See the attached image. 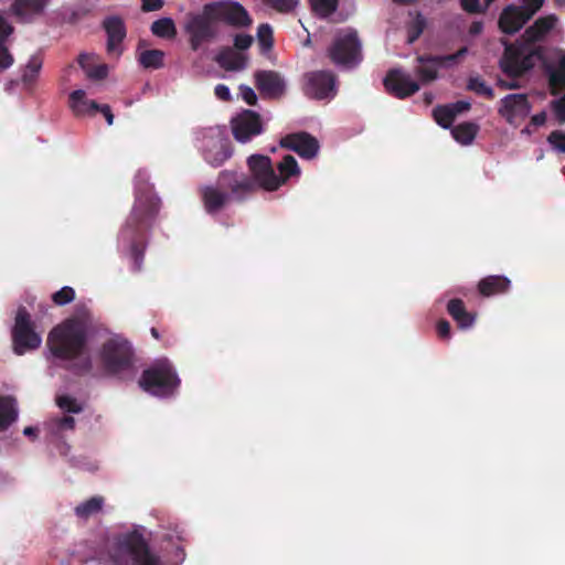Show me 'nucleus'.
<instances>
[{
    "instance_id": "1",
    "label": "nucleus",
    "mask_w": 565,
    "mask_h": 565,
    "mask_svg": "<svg viewBox=\"0 0 565 565\" xmlns=\"http://www.w3.org/2000/svg\"><path fill=\"white\" fill-rule=\"evenodd\" d=\"M110 565H163L148 545L142 527L118 536L109 551Z\"/></svg>"
},
{
    "instance_id": "2",
    "label": "nucleus",
    "mask_w": 565,
    "mask_h": 565,
    "mask_svg": "<svg viewBox=\"0 0 565 565\" xmlns=\"http://www.w3.org/2000/svg\"><path fill=\"white\" fill-rule=\"evenodd\" d=\"M248 167L252 171L254 181L264 190L275 191L284 184L289 178L300 174V168L296 159L286 156L278 164L279 175L273 170L271 161L268 157L254 154L248 158Z\"/></svg>"
},
{
    "instance_id": "3",
    "label": "nucleus",
    "mask_w": 565,
    "mask_h": 565,
    "mask_svg": "<svg viewBox=\"0 0 565 565\" xmlns=\"http://www.w3.org/2000/svg\"><path fill=\"white\" fill-rule=\"evenodd\" d=\"M87 330L85 319H70L55 328L49 335L50 350L63 359L79 356L84 352Z\"/></svg>"
},
{
    "instance_id": "4",
    "label": "nucleus",
    "mask_w": 565,
    "mask_h": 565,
    "mask_svg": "<svg viewBox=\"0 0 565 565\" xmlns=\"http://www.w3.org/2000/svg\"><path fill=\"white\" fill-rule=\"evenodd\" d=\"M139 384L143 391L154 396L164 397L173 394L179 387L180 379L171 362L162 358L143 372Z\"/></svg>"
},
{
    "instance_id": "5",
    "label": "nucleus",
    "mask_w": 565,
    "mask_h": 565,
    "mask_svg": "<svg viewBox=\"0 0 565 565\" xmlns=\"http://www.w3.org/2000/svg\"><path fill=\"white\" fill-rule=\"evenodd\" d=\"M542 57L543 50L539 46L507 45L500 66L508 76L518 77L533 68Z\"/></svg>"
},
{
    "instance_id": "6",
    "label": "nucleus",
    "mask_w": 565,
    "mask_h": 565,
    "mask_svg": "<svg viewBox=\"0 0 565 565\" xmlns=\"http://www.w3.org/2000/svg\"><path fill=\"white\" fill-rule=\"evenodd\" d=\"M329 56L334 64L342 67H352L361 58V42L353 29L339 30L329 47Z\"/></svg>"
},
{
    "instance_id": "7",
    "label": "nucleus",
    "mask_w": 565,
    "mask_h": 565,
    "mask_svg": "<svg viewBox=\"0 0 565 565\" xmlns=\"http://www.w3.org/2000/svg\"><path fill=\"white\" fill-rule=\"evenodd\" d=\"M205 12L209 18L228 24L234 28H248L253 19L248 11L237 1L223 0L205 4Z\"/></svg>"
},
{
    "instance_id": "8",
    "label": "nucleus",
    "mask_w": 565,
    "mask_h": 565,
    "mask_svg": "<svg viewBox=\"0 0 565 565\" xmlns=\"http://www.w3.org/2000/svg\"><path fill=\"white\" fill-rule=\"evenodd\" d=\"M131 356L129 343L119 335H113L105 342L99 353L103 367L111 374H118L128 369L131 364Z\"/></svg>"
},
{
    "instance_id": "9",
    "label": "nucleus",
    "mask_w": 565,
    "mask_h": 565,
    "mask_svg": "<svg viewBox=\"0 0 565 565\" xmlns=\"http://www.w3.org/2000/svg\"><path fill=\"white\" fill-rule=\"evenodd\" d=\"M196 147L211 166H221L231 156L224 132L220 128L202 130L196 137Z\"/></svg>"
},
{
    "instance_id": "10",
    "label": "nucleus",
    "mask_w": 565,
    "mask_h": 565,
    "mask_svg": "<svg viewBox=\"0 0 565 565\" xmlns=\"http://www.w3.org/2000/svg\"><path fill=\"white\" fill-rule=\"evenodd\" d=\"M41 342L42 338L32 329L28 312L24 309H19L13 328L14 351L18 354H23L39 348Z\"/></svg>"
},
{
    "instance_id": "11",
    "label": "nucleus",
    "mask_w": 565,
    "mask_h": 565,
    "mask_svg": "<svg viewBox=\"0 0 565 565\" xmlns=\"http://www.w3.org/2000/svg\"><path fill=\"white\" fill-rule=\"evenodd\" d=\"M532 106L524 94H509L500 100L499 115L510 125L518 126L530 114Z\"/></svg>"
},
{
    "instance_id": "12",
    "label": "nucleus",
    "mask_w": 565,
    "mask_h": 565,
    "mask_svg": "<svg viewBox=\"0 0 565 565\" xmlns=\"http://www.w3.org/2000/svg\"><path fill=\"white\" fill-rule=\"evenodd\" d=\"M305 93L315 99H331L337 94L334 77L328 72H312L306 76Z\"/></svg>"
},
{
    "instance_id": "13",
    "label": "nucleus",
    "mask_w": 565,
    "mask_h": 565,
    "mask_svg": "<svg viewBox=\"0 0 565 565\" xmlns=\"http://www.w3.org/2000/svg\"><path fill=\"white\" fill-rule=\"evenodd\" d=\"M466 47L459 50L457 53L439 57H420L417 73L422 78L423 83H428L437 77L438 70L440 67H448L454 65L460 57L467 54Z\"/></svg>"
},
{
    "instance_id": "14",
    "label": "nucleus",
    "mask_w": 565,
    "mask_h": 565,
    "mask_svg": "<svg viewBox=\"0 0 565 565\" xmlns=\"http://www.w3.org/2000/svg\"><path fill=\"white\" fill-rule=\"evenodd\" d=\"M232 130L237 141L247 142L263 130L259 116L250 110L243 111L232 120Z\"/></svg>"
},
{
    "instance_id": "15",
    "label": "nucleus",
    "mask_w": 565,
    "mask_h": 565,
    "mask_svg": "<svg viewBox=\"0 0 565 565\" xmlns=\"http://www.w3.org/2000/svg\"><path fill=\"white\" fill-rule=\"evenodd\" d=\"M216 23L214 19L209 18L205 12V6L201 14L193 15L185 24V31L190 36L191 46L198 50L200 45L212 36L211 24Z\"/></svg>"
},
{
    "instance_id": "16",
    "label": "nucleus",
    "mask_w": 565,
    "mask_h": 565,
    "mask_svg": "<svg viewBox=\"0 0 565 565\" xmlns=\"http://www.w3.org/2000/svg\"><path fill=\"white\" fill-rule=\"evenodd\" d=\"M386 89L399 98L415 94L419 85L409 74L399 70L391 71L384 81Z\"/></svg>"
},
{
    "instance_id": "17",
    "label": "nucleus",
    "mask_w": 565,
    "mask_h": 565,
    "mask_svg": "<svg viewBox=\"0 0 565 565\" xmlns=\"http://www.w3.org/2000/svg\"><path fill=\"white\" fill-rule=\"evenodd\" d=\"M281 147L297 152L305 159H312L318 154L319 143L317 139L308 134H295L287 136L280 141Z\"/></svg>"
},
{
    "instance_id": "18",
    "label": "nucleus",
    "mask_w": 565,
    "mask_h": 565,
    "mask_svg": "<svg viewBox=\"0 0 565 565\" xmlns=\"http://www.w3.org/2000/svg\"><path fill=\"white\" fill-rule=\"evenodd\" d=\"M530 19L523 13L516 4H509L501 11L498 20V26L502 33L515 34Z\"/></svg>"
},
{
    "instance_id": "19",
    "label": "nucleus",
    "mask_w": 565,
    "mask_h": 565,
    "mask_svg": "<svg viewBox=\"0 0 565 565\" xmlns=\"http://www.w3.org/2000/svg\"><path fill=\"white\" fill-rule=\"evenodd\" d=\"M558 18L555 14H547L539 18L531 26H529L523 35V44L532 46L537 42L543 41L547 34L557 25Z\"/></svg>"
},
{
    "instance_id": "20",
    "label": "nucleus",
    "mask_w": 565,
    "mask_h": 565,
    "mask_svg": "<svg viewBox=\"0 0 565 565\" xmlns=\"http://www.w3.org/2000/svg\"><path fill=\"white\" fill-rule=\"evenodd\" d=\"M256 86L268 97H279L284 94L286 84L282 77L273 71H258L254 75Z\"/></svg>"
},
{
    "instance_id": "21",
    "label": "nucleus",
    "mask_w": 565,
    "mask_h": 565,
    "mask_svg": "<svg viewBox=\"0 0 565 565\" xmlns=\"http://www.w3.org/2000/svg\"><path fill=\"white\" fill-rule=\"evenodd\" d=\"M158 200L154 196L147 198L145 201L142 198L138 196L131 220L126 224L124 230L120 233L121 241H128L132 237V228L130 227V222H138L143 220L146 215H152L158 210Z\"/></svg>"
},
{
    "instance_id": "22",
    "label": "nucleus",
    "mask_w": 565,
    "mask_h": 565,
    "mask_svg": "<svg viewBox=\"0 0 565 565\" xmlns=\"http://www.w3.org/2000/svg\"><path fill=\"white\" fill-rule=\"evenodd\" d=\"M104 26L107 33V50L114 56L121 53V42L126 36V30L119 18L111 17L105 20Z\"/></svg>"
},
{
    "instance_id": "23",
    "label": "nucleus",
    "mask_w": 565,
    "mask_h": 565,
    "mask_svg": "<svg viewBox=\"0 0 565 565\" xmlns=\"http://www.w3.org/2000/svg\"><path fill=\"white\" fill-rule=\"evenodd\" d=\"M51 0H14L12 13L22 22H29L41 15Z\"/></svg>"
},
{
    "instance_id": "24",
    "label": "nucleus",
    "mask_w": 565,
    "mask_h": 565,
    "mask_svg": "<svg viewBox=\"0 0 565 565\" xmlns=\"http://www.w3.org/2000/svg\"><path fill=\"white\" fill-rule=\"evenodd\" d=\"M470 103L459 100L446 106H439L434 109V117L437 124L444 128H448L455 120L456 116L468 110Z\"/></svg>"
},
{
    "instance_id": "25",
    "label": "nucleus",
    "mask_w": 565,
    "mask_h": 565,
    "mask_svg": "<svg viewBox=\"0 0 565 565\" xmlns=\"http://www.w3.org/2000/svg\"><path fill=\"white\" fill-rule=\"evenodd\" d=\"M70 108L76 116H92L98 110L99 105L88 99L83 89H77L70 95Z\"/></svg>"
},
{
    "instance_id": "26",
    "label": "nucleus",
    "mask_w": 565,
    "mask_h": 565,
    "mask_svg": "<svg viewBox=\"0 0 565 565\" xmlns=\"http://www.w3.org/2000/svg\"><path fill=\"white\" fill-rule=\"evenodd\" d=\"M78 63L88 78L102 79L108 73V66L99 63L94 54H81Z\"/></svg>"
},
{
    "instance_id": "27",
    "label": "nucleus",
    "mask_w": 565,
    "mask_h": 565,
    "mask_svg": "<svg viewBox=\"0 0 565 565\" xmlns=\"http://www.w3.org/2000/svg\"><path fill=\"white\" fill-rule=\"evenodd\" d=\"M216 61L226 71H242L246 67L248 58L246 54L228 49L221 52Z\"/></svg>"
},
{
    "instance_id": "28",
    "label": "nucleus",
    "mask_w": 565,
    "mask_h": 565,
    "mask_svg": "<svg viewBox=\"0 0 565 565\" xmlns=\"http://www.w3.org/2000/svg\"><path fill=\"white\" fill-rule=\"evenodd\" d=\"M18 416L17 399L12 396H0V431L13 424Z\"/></svg>"
},
{
    "instance_id": "29",
    "label": "nucleus",
    "mask_w": 565,
    "mask_h": 565,
    "mask_svg": "<svg viewBox=\"0 0 565 565\" xmlns=\"http://www.w3.org/2000/svg\"><path fill=\"white\" fill-rule=\"evenodd\" d=\"M447 308L449 315L454 318L459 328L467 329L475 323L476 317L465 309L461 300H450Z\"/></svg>"
},
{
    "instance_id": "30",
    "label": "nucleus",
    "mask_w": 565,
    "mask_h": 565,
    "mask_svg": "<svg viewBox=\"0 0 565 565\" xmlns=\"http://www.w3.org/2000/svg\"><path fill=\"white\" fill-rule=\"evenodd\" d=\"M510 280L501 276H491L479 282V291L483 296H493L508 290Z\"/></svg>"
},
{
    "instance_id": "31",
    "label": "nucleus",
    "mask_w": 565,
    "mask_h": 565,
    "mask_svg": "<svg viewBox=\"0 0 565 565\" xmlns=\"http://www.w3.org/2000/svg\"><path fill=\"white\" fill-rule=\"evenodd\" d=\"M12 26L0 14V72L10 67L13 63L12 55L3 45L4 40L12 33Z\"/></svg>"
},
{
    "instance_id": "32",
    "label": "nucleus",
    "mask_w": 565,
    "mask_h": 565,
    "mask_svg": "<svg viewBox=\"0 0 565 565\" xmlns=\"http://www.w3.org/2000/svg\"><path fill=\"white\" fill-rule=\"evenodd\" d=\"M104 507V499L102 497H93L75 508V514L81 520H87L97 515Z\"/></svg>"
},
{
    "instance_id": "33",
    "label": "nucleus",
    "mask_w": 565,
    "mask_h": 565,
    "mask_svg": "<svg viewBox=\"0 0 565 565\" xmlns=\"http://www.w3.org/2000/svg\"><path fill=\"white\" fill-rule=\"evenodd\" d=\"M550 85L553 94L565 88V55H562L556 66L548 67Z\"/></svg>"
},
{
    "instance_id": "34",
    "label": "nucleus",
    "mask_w": 565,
    "mask_h": 565,
    "mask_svg": "<svg viewBox=\"0 0 565 565\" xmlns=\"http://www.w3.org/2000/svg\"><path fill=\"white\" fill-rule=\"evenodd\" d=\"M478 131V126L475 124L466 122L456 126L451 130V135L457 142L460 145L467 146L470 145L476 138Z\"/></svg>"
},
{
    "instance_id": "35",
    "label": "nucleus",
    "mask_w": 565,
    "mask_h": 565,
    "mask_svg": "<svg viewBox=\"0 0 565 565\" xmlns=\"http://www.w3.org/2000/svg\"><path fill=\"white\" fill-rule=\"evenodd\" d=\"M203 200L205 209L215 212L224 205L226 195L212 186H206L203 189Z\"/></svg>"
},
{
    "instance_id": "36",
    "label": "nucleus",
    "mask_w": 565,
    "mask_h": 565,
    "mask_svg": "<svg viewBox=\"0 0 565 565\" xmlns=\"http://www.w3.org/2000/svg\"><path fill=\"white\" fill-rule=\"evenodd\" d=\"M256 40L260 53L267 55L274 46L273 28L267 23L260 24L257 29Z\"/></svg>"
},
{
    "instance_id": "37",
    "label": "nucleus",
    "mask_w": 565,
    "mask_h": 565,
    "mask_svg": "<svg viewBox=\"0 0 565 565\" xmlns=\"http://www.w3.org/2000/svg\"><path fill=\"white\" fill-rule=\"evenodd\" d=\"M425 25V19L420 13L411 14L406 26L407 43H414L423 33Z\"/></svg>"
},
{
    "instance_id": "38",
    "label": "nucleus",
    "mask_w": 565,
    "mask_h": 565,
    "mask_svg": "<svg viewBox=\"0 0 565 565\" xmlns=\"http://www.w3.org/2000/svg\"><path fill=\"white\" fill-rule=\"evenodd\" d=\"M164 53L160 50H147L140 53L139 62L145 68H159L163 65Z\"/></svg>"
},
{
    "instance_id": "39",
    "label": "nucleus",
    "mask_w": 565,
    "mask_h": 565,
    "mask_svg": "<svg viewBox=\"0 0 565 565\" xmlns=\"http://www.w3.org/2000/svg\"><path fill=\"white\" fill-rule=\"evenodd\" d=\"M151 31L154 35L166 39H172L175 35V25L172 19L162 18L152 23Z\"/></svg>"
},
{
    "instance_id": "40",
    "label": "nucleus",
    "mask_w": 565,
    "mask_h": 565,
    "mask_svg": "<svg viewBox=\"0 0 565 565\" xmlns=\"http://www.w3.org/2000/svg\"><path fill=\"white\" fill-rule=\"evenodd\" d=\"M42 68V60L33 56L29 60L22 74V81L25 85L31 86L38 78Z\"/></svg>"
},
{
    "instance_id": "41",
    "label": "nucleus",
    "mask_w": 565,
    "mask_h": 565,
    "mask_svg": "<svg viewBox=\"0 0 565 565\" xmlns=\"http://www.w3.org/2000/svg\"><path fill=\"white\" fill-rule=\"evenodd\" d=\"M313 10L321 17H329L337 8L338 0H310Z\"/></svg>"
},
{
    "instance_id": "42",
    "label": "nucleus",
    "mask_w": 565,
    "mask_h": 565,
    "mask_svg": "<svg viewBox=\"0 0 565 565\" xmlns=\"http://www.w3.org/2000/svg\"><path fill=\"white\" fill-rule=\"evenodd\" d=\"M551 148L557 153H565V131L555 130L547 138Z\"/></svg>"
},
{
    "instance_id": "43",
    "label": "nucleus",
    "mask_w": 565,
    "mask_h": 565,
    "mask_svg": "<svg viewBox=\"0 0 565 565\" xmlns=\"http://www.w3.org/2000/svg\"><path fill=\"white\" fill-rule=\"evenodd\" d=\"M56 402L58 407L65 412L79 413L83 409L82 404L68 395L57 397Z\"/></svg>"
},
{
    "instance_id": "44",
    "label": "nucleus",
    "mask_w": 565,
    "mask_h": 565,
    "mask_svg": "<svg viewBox=\"0 0 565 565\" xmlns=\"http://www.w3.org/2000/svg\"><path fill=\"white\" fill-rule=\"evenodd\" d=\"M74 418L65 416L61 419H54L50 423V428L53 433L60 434L65 430H72L74 428Z\"/></svg>"
},
{
    "instance_id": "45",
    "label": "nucleus",
    "mask_w": 565,
    "mask_h": 565,
    "mask_svg": "<svg viewBox=\"0 0 565 565\" xmlns=\"http://www.w3.org/2000/svg\"><path fill=\"white\" fill-rule=\"evenodd\" d=\"M545 0H523V4L519 6L523 13L531 20L532 17L541 10Z\"/></svg>"
},
{
    "instance_id": "46",
    "label": "nucleus",
    "mask_w": 565,
    "mask_h": 565,
    "mask_svg": "<svg viewBox=\"0 0 565 565\" xmlns=\"http://www.w3.org/2000/svg\"><path fill=\"white\" fill-rule=\"evenodd\" d=\"M265 1L280 12H291L299 4V0H265Z\"/></svg>"
},
{
    "instance_id": "47",
    "label": "nucleus",
    "mask_w": 565,
    "mask_h": 565,
    "mask_svg": "<svg viewBox=\"0 0 565 565\" xmlns=\"http://www.w3.org/2000/svg\"><path fill=\"white\" fill-rule=\"evenodd\" d=\"M74 296L75 292L71 287H63L61 290L53 294L52 299L55 303L62 306L71 302Z\"/></svg>"
},
{
    "instance_id": "48",
    "label": "nucleus",
    "mask_w": 565,
    "mask_h": 565,
    "mask_svg": "<svg viewBox=\"0 0 565 565\" xmlns=\"http://www.w3.org/2000/svg\"><path fill=\"white\" fill-rule=\"evenodd\" d=\"M468 87H469V89H471L478 94L486 95L488 97L493 96L492 88L489 87L488 85H486V83L483 81H481L480 78H471L468 84Z\"/></svg>"
},
{
    "instance_id": "49",
    "label": "nucleus",
    "mask_w": 565,
    "mask_h": 565,
    "mask_svg": "<svg viewBox=\"0 0 565 565\" xmlns=\"http://www.w3.org/2000/svg\"><path fill=\"white\" fill-rule=\"evenodd\" d=\"M461 8L468 13H481L487 10L489 6L482 7L480 0H459Z\"/></svg>"
},
{
    "instance_id": "50",
    "label": "nucleus",
    "mask_w": 565,
    "mask_h": 565,
    "mask_svg": "<svg viewBox=\"0 0 565 565\" xmlns=\"http://www.w3.org/2000/svg\"><path fill=\"white\" fill-rule=\"evenodd\" d=\"M554 114L559 122H565V96L552 103Z\"/></svg>"
},
{
    "instance_id": "51",
    "label": "nucleus",
    "mask_w": 565,
    "mask_h": 565,
    "mask_svg": "<svg viewBox=\"0 0 565 565\" xmlns=\"http://www.w3.org/2000/svg\"><path fill=\"white\" fill-rule=\"evenodd\" d=\"M239 92L242 98L248 104V105H255L257 102V96L254 89L247 85H241Z\"/></svg>"
},
{
    "instance_id": "52",
    "label": "nucleus",
    "mask_w": 565,
    "mask_h": 565,
    "mask_svg": "<svg viewBox=\"0 0 565 565\" xmlns=\"http://www.w3.org/2000/svg\"><path fill=\"white\" fill-rule=\"evenodd\" d=\"M253 36L248 34H238L234 39V45L238 50H247L253 44Z\"/></svg>"
},
{
    "instance_id": "53",
    "label": "nucleus",
    "mask_w": 565,
    "mask_h": 565,
    "mask_svg": "<svg viewBox=\"0 0 565 565\" xmlns=\"http://www.w3.org/2000/svg\"><path fill=\"white\" fill-rule=\"evenodd\" d=\"M214 94L221 100H230L232 98L230 87L224 84L216 85Z\"/></svg>"
},
{
    "instance_id": "54",
    "label": "nucleus",
    "mask_w": 565,
    "mask_h": 565,
    "mask_svg": "<svg viewBox=\"0 0 565 565\" xmlns=\"http://www.w3.org/2000/svg\"><path fill=\"white\" fill-rule=\"evenodd\" d=\"M162 6V0H141V8L146 12L159 10Z\"/></svg>"
},
{
    "instance_id": "55",
    "label": "nucleus",
    "mask_w": 565,
    "mask_h": 565,
    "mask_svg": "<svg viewBox=\"0 0 565 565\" xmlns=\"http://www.w3.org/2000/svg\"><path fill=\"white\" fill-rule=\"evenodd\" d=\"M438 334L443 338H449L450 335V324L446 320H441L437 324Z\"/></svg>"
},
{
    "instance_id": "56",
    "label": "nucleus",
    "mask_w": 565,
    "mask_h": 565,
    "mask_svg": "<svg viewBox=\"0 0 565 565\" xmlns=\"http://www.w3.org/2000/svg\"><path fill=\"white\" fill-rule=\"evenodd\" d=\"M547 115L545 111L539 113L531 118V125L535 127L543 126L546 122Z\"/></svg>"
},
{
    "instance_id": "57",
    "label": "nucleus",
    "mask_w": 565,
    "mask_h": 565,
    "mask_svg": "<svg viewBox=\"0 0 565 565\" xmlns=\"http://www.w3.org/2000/svg\"><path fill=\"white\" fill-rule=\"evenodd\" d=\"M98 110L103 113L105 116L107 124L110 126L114 122V115L111 114V110L108 105H102L99 106Z\"/></svg>"
},
{
    "instance_id": "58",
    "label": "nucleus",
    "mask_w": 565,
    "mask_h": 565,
    "mask_svg": "<svg viewBox=\"0 0 565 565\" xmlns=\"http://www.w3.org/2000/svg\"><path fill=\"white\" fill-rule=\"evenodd\" d=\"M483 30V24L480 21L473 22L469 28V34L471 36L479 35Z\"/></svg>"
},
{
    "instance_id": "59",
    "label": "nucleus",
    "mask_w": 565,
    "mask_h": 565,
    "mask_svg": "<svg viewBox=\"0 0 565 565\" xmlns=\"http://www.w3.org/2000/svg\"><path fill=\"white\" fill-rule=\"evenodd\" d=\"M499 85H500L501 87H503V88H509V89H511V88H516V87H518V83H516L514 79L509 81V82L503 81V79H500V81H499Z\"/></svg>"
},
{
    "instance_id": "60",
    "label": "nucleus",
    "mask_w": 565,
    "mask_h": 565,
    "mask_svg": "<svg viewBox=\"0 0 565 565\" xmlns=\"http://www.w3.org/2000/svg\"><path fill=\"white\" fill-rule=\"evenodd\" d=\"M131 257L134 258L136 268H140V253L135 247L131 248Z\"/></svg>"
},
{
    "instance_id": "61",
    "label": "nucleus",
    "mask_w": 565,
    "mask_h": 565,
    "mask_svg": "<svg viewBox=\"0 0 565 565\" xmlns=\"http://www.w3.org/2000/svg\"><path fill=\"white\" fill-rule=\"evenodd\" d=\"M23 434L25 436H34L35 435V428H33V427H25L23 429Z\"/></svg>"
},
{
    "instance_id": "62",
    "label": "nucleus",
    "mask_w": 565,
    "mask_h": 565,
    "mask_svg": "<svg viewBox=\"0 0 565 565\" xmlns=\"http://www.w3.org/2000/svg\"><path fill=\"white\" fill-rule=\"evenodd\" d=\"M556 6L559 7V8H563L565 7V0H554Z\"/></svg>"
},
{
    "instance_id": "63",
    "label": "nucleus",
    "mask_w": 565,
    "mask_h": 565,
    "mask_svg": "<svg viewBox=\"0 0 565 565\" xmlns=\"http://www.w3.org/2000/svg\"><path fill=\"white\" fill-rule=\"evenodd\" d=\"M521 132L524 134V135H530L531 134V129H530V127H525Z\"/></svg>"
},
{
    "instance_id": "64",
    "label": "nucleus",
    "mask_w": 565,
    "mask_h": 565,
    "mask_svg": "<svg viewBox=\"0 0 565 565\" xmlns=\"http://www.w3.org/2000/svg\"><path fill=\"white\" fill-rule=\"evenodd\" d=\"M151 333H152L153 337L158 338V333H157V331L154 329L151 330Z\"/></svg>"
}]
</instances>
